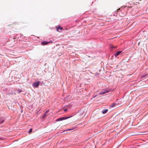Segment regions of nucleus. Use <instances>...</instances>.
<instances>
[{"mask_svg":"<svg viewBox=\"0 0 148 148\" xmlns=\"http://www.w3.org/2000/svg\"><path fill=\"white\" fill-rule=\"evenodd\" d=\"M40 82L39 81L36 82H34L32 85L34 87L36 88L40 84Z\"/></svg>","mask_w":148,"mask_h":148,"instance_id":"obj_1","label":"nucleus"},{"mask_svg":"<svg viewBox=\"0 0 148 148\" xmlns=\"http://www.w3.org/2000/svg\"><path fill=\"white\" fill-rule=\"evenodd\" d=\"M72 116H69V117H61V118H59L58 119L57 121H62L63 120H65V119H67L68 118H70L71 117H72Z\"/></svg>","mask_w":148,"mask_h":148,"instance_id":"obj_2","label":"nucleus"},{"mask_svg":"<svg viewBox=\"0 0 148 148\" xmlns=\"http://www.w3.org/2000/svg\"><path fill=\"white\" fill-rule=\"evenodd\" d=\"M108 91L104 89L102 90L101 92L99 93V95H103L108 92Z\"/></svg>","mask_w":148,"mask_h":148,"instance_id":"obj_3","label":"nucleus"},{"mask_svg":"<svg viewBox=\"0 0 148 148\" xmlns=\"http://www.w3.org/2000/svg\"><path fill=\"white\" fill-rule=\"evenodd\" d=\"M122 52V51H118L116 53L114 54L115 56L116 57H117Z\"/></svg>","mask_w":148,"mask_h":148,"instance_id":"obj_4","label":"nucleus"},{"mask_svg":"<svg viewBox=\"0 0 148 148\" xmlns=\"http://www.w3.org/2000/svg\"><path fill=\"white\" fill-rule=\"evenodd\" d=\"M56 29L57 31L59 32V30H62L63 29V28L61 27L60 26H59L58 27H56Z\"/></svg>","mask_w":148,"mask_h":148,"instance_id":"obj_5","label":"nucleus"},{"mask_svg":"<svg viewBox=\"0 0 148 148\" xmlns=\"http://www.w3.org/2000/svg\"><path fill=\"white\" fill-rule=\"evenodd\" d=\"M48 44V42L46 41H43L41 43V45H47Z\"/></svg>","mask_w":148,"mask_h":148,"instance_id":"obj_6","label":"nucleus"},{"mask_svg":"<svg viewBox=\"0 0 148 148\" xmlns=\"http://www.w3.org/2000/svg\"><path fill=\"white\" fill-rule=\"evenodd\" d=\"M4 121V119L3 118H0V124H2Z\"/></svg>","mask_w":148,"mask_h":148,"instance_id":"obj_7","label":"nucleus"},{"mask_svg":"<svg viewBox=\"0 0 148 148\" xmlns=\"http://www.w3.org/2000/svg\"><path fill=\"white\" fill-rule=\"evenodd\" d=\"M116 104L115 103H113L112 104V105H111L110 107L112 108L114 107L115 106H116Z\"/></svg>","mask_w":148,"mask_h":148,"instance_id":"obj_8","label":"nucleus"},{"mask_svg":"<svg viewBox=\"0 0 148 148\" xmlns=\"http://www.w3.org/2000/svg\"><path fill=\"white\" fill-rule=\"evenodd\" d=\"M108 110L107 109H106V110L103 111L102 112V113L103 114H104L108 112Z\"/></svg>","mask_w":148,"mask_h":148,"instance_id":"obj_9","label":"nucleus"},{"mask_svg":"<svg viewBox=\"0 0 148 148\" xmlns=\"http://www.w3.org/2000/svg\"><path fill=\"white\" fill-rule=\"evenodd\" d=\"M47 114V112H45L44 114L43 115V117H45V116Z\"/></svg>","mask_w":148,"mask_h":148,"instance_id":"obj_10","label":"nucleus"},{"mask_svg":"<svg viewBox=\"0 0 148 148\" xmlns=\"http://www.w3.org/2000/svg\"><path fill=\"white\" fill-rule=\"evenodd\" d=\"M32 128L30 129L29 130V131L28 132L29 133H31L32 132Z\"/></svg>","mask_w":148,"mask_h":148,"instance_id":"obj_11","label":"nucleus"},{"mask_svg":"<svg viewBox=\"0 0 148 148\" xmlns=\"http://www.w3.org/2000/svg\"><path fill=\"white\" fill-rule=\"evenodd\" d=\"M48 42V44L49 43H52L53 42L51 41H49V42Z\"/></svg>","mask_w":148,"mask_h":148,"instance_id":"obj_12","label":"nucleus"},{"mask_svg":"<svg viewBox=\"0 0 148 148\" xmlns=\"http://www.w3.org/2000/svg\"><path fill=\"white\" fill-rule=\"evenodd\" d=\"M116 47H114V46H112V47L113 48H116Z\"/></svg>","mask_w":148,"mask_h":148,"instance_id":"obj_13","label":"nucleus"},{"mask_svg":"<svg viewBox=\"0 0 148 148\" xmlns=\"http://www.w3.org/2000/svg\"><path fill=\"white\" fill-rule=\"evenodd\" d=\"M67 110V109H65L64 110V111L66 112Z\"/></svg>","mask_w":148,"mask_h":148,"instance_id":"obj_14","label":"nucleus"},{"mask_svg":"<svg viewBox=\"0 0 148 148\" xmlns=\"http://www.w3.org/2000/svg\"><path fill=\"white\" fill-rule=\"evenodd\" d=\"M49 110H47L46 111V112H47H47H49Z\"/></svg>","mask_w":148,"mask_h":148,"instance_id":"obj_15","label":"nucleus"},{"mask_svg":"<svg viewBox=\"0 0 148 148\" xmlns=\"http://www.w3.org/2000/svg\"><path fill=\"white\" fill-rule=\"evenodd\" d=\"M71 130V129H68V130Z\"/></svg>","mask_w":148,"mask_h":148,"instance_id":"obj_16","label":"nucleus"},{"mask_svg":"<svg viewBox=\"0 0 148 148\" xmlns=\"http://www.w3.org/2000/svg\"><path fill=\"white\" fill-rule=\"evenodd\" d=\"M120 10V8H119V9H118L117 10V11H118L119 10Z\"/></svg>","mask_w":148,"mask_h":148,"instance_id":"obj_17","label":"nucleus"},{"mask_svg":"<svg viewBox=\"0 0 148 148\" xmlns=\"http://www.w3.org/2000/svg\"><path fill=\"white\" fill-rule=\"evenodd\" d=\"M142 77H145L144 76H142Z\"/></svg>","mask_w":148,"mask_h":148,"instance_id":"obj_18","label":"nucleus"},{"mask_svg":"<svg viewBox=\"0 0 148 148\" xmlns=\"http://www.w3.org/2000/svg\"><path fill=\"white\" fill-rule=\"evenodd\" d=\"M0 139H1V138H0Z\"/></svg>","mask_w":148,"mask_h":148,"instance_id":"obj_19","label":"nucleus"}]
</instances>
